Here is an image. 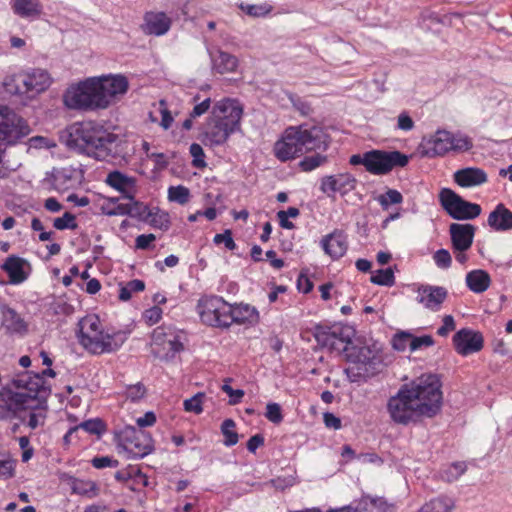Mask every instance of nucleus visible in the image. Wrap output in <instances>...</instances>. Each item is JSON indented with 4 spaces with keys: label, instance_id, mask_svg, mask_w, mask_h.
Instances as JSON below:
<instances>
[{
    "label": "nucleus",
    "instance_id": "11",
    "mask_svg": "<svg viewBox=\"0 0 512 512\" xmlns=\"http://www.w3.org/2000/svg\"><path fill=\"white\" fill-rule=\"evenodd\" d=\"M230 304L219 296H207L198 301L197 310L201 321L212 327L228 328L227 311Z\"/></svg>",
    "mask_w": 512,
    "mask_h": 512
},
{
    "label": "nucleus",
    "instance_id": "41",
    "mask_svg": "<svg viewBox=\"0 0 512 512\" xmlns=\"http://www.w3.org/2000/svg\"><path fill=\"white\" fill-rule=\"evenodd\" d=\"M454 502L451 498L441 496L430 500L418 512H451Z\"/></svg>",
    "mask_w": 512,
    "mask_h": 512
},
{
    "label": "nucleus",
    "instance_id": "44",
    "mask_svg": "<svg viewBox=\"0 0 512 512\" xmlns=\"http://www.w3.org/2000/svg\"><path fill=\"white\" fill-rule=\"evenodd\" d=\"M236 424L232 419H226L221 424V432L224 436V445L231 447L237 444L238 434L234 431Z\"/></svg>",
    "mask_w": 512,
    "mask_h": 512
},
{
    "label": "nucleus",
    "instance_id": "60",
    "mask_svg": "<svg viewBox=\"0 0 512 512\" xmlns=\"http://www.w3.org/2000/svg\"><path fill=\"white\" fill-rule=\"evenodd\" d=\"M189 152L191 156L193 157V165L195 167H204L206 165L204 161V151L200 144L198 143H192L189 148Z\"/></svg>",
    "mask_w": 512,
    "mask_h": 512
},
{
    "label": "nucleus",
    "instance_id": "10",
    "mask_svg": "<svg viewBox=\"0 0 512 512\" xmlns=\"http://www.w3.org/2000/svg\"><path fill=\"white\" fill-rule=\"evenodd\" d=\"M439 201L446 213L455 220H472L481 214L480 205L464 200L449 188L440 191Z\"/></svg>",
    "mask_w": 512,
    "mask_h": 512
},
{
    "label": "nucleus",
    "instance_id": "27",
    "mask_svg": "<svg viewBox=\"0 0 512 512\" xmlns=\"http://www.w3.org/2000/svg\"><path fill=\"white\" fill-rule=\"evenodd\" d=\"M487 180L486 172L477 167L463 168L454 173V181L464 188L480 186Z\"/></svg>",
    "mask_w": 512,
    "mask_h": 512
},
{
    "label": "nucleus",
    "instance_id": "28",
    "mask_svg": "<svg viewBox=\"0 0 512 512\" xmlns=\"http://www.w3.org/2000/svg\"><path fill=\"white\" fill-rule=\"evenodd\" d=\"M258 319L257 310L248 304L231 305L227 311L228 327L233 323L245 324L253 323Z\"/></svg>",
    "mask_w": 512,
    "mask_h": 512
},
{
    "label": "nucleus",
    "instance_id": "15",
    "mask_svg": "<svg viewBox=\"0 0 512 512\" xmlns=\"http://www.w3.org/2000/svg\"><path fill=\"white\" fill-rule=\"evenodd\" d=\"M211 113L236 131L240 130L243 107L236 99L225 98L213 106Z\"/></svg>",
    "mask_w": 512,
    "mask_h": 512
},
{
    "label": "nucleus",
    "instance_id": "61",
    "mask_svg": "<svg viewBox=\"0 0 512 512\" xmlns=\"http://www.w3.org/2000/svg\"><path fill=\"white\" fill-rule=\"evenodd\" d=\"M213 241L215 244L223 243L225 247L230 251L235 250L237 247L235 241L232 238L231 230H225L223 233L216 234Z\"/></svg>",
    "mask_w": 512,
    "mask_h": 512
},
{
    "label": "nucleus",
    "instance_id": "48",
    "mask_svg": "<svg viewBox=\"0 0 512 512\" xmlns=\"http://www.w3.org/2000/svg\"><path fill=\"white\" fill-rule=\"evenodd\" d=\"M466 470L465 462H454L443 471L442 478L447 482H453L463 475Z\"/></svg>",
    "mask_w": 512,
    "mask_h": 512
},
{
    "label": "nucleus",
    "instance_id": "17",
    "mask_svg": "<svg viewBox=\"0 0 512 512\" xmlns=\"http://www.w3.org/2000/svg\"><path fill=\"white\" fill-rule=\"evenodd\" d=\"M356 183V178L350 173L327 175L320 180V190L328 197H333L336 193L346 195L355 189Z\"/></svg>",
    "mask_w": 512,
    "mask_h": 512
},
{
    "label": "nucleus",
    "instance_id": "21",
    "mask_svg": "<svg viewBox=\"0 0 512 512\" xmlns=\"http://www.w3.org/2000/svg\"><path fill=\"white\" fill-rule=\"evenodd\" d=\"M476 227L472 224L452 223L449 234L453 251H468L474 240Z\"/></svg>",
    "mask_w": 512,
    "mask_h": 512
},
{
    "label": "nucleus",
    "instance_id": "25",
    "mask_svg": "<svg viewBox=\"0 0 512 512\" xmlns=\"http://www.w3.org/2000/svg\"><path fill=\"white\" fill-rule=\"evenodd\" d=\"M14 15L29 21L39 19L43 14V4L40 0H10Z\"/></svg>",
    "mask_w": 512,
    "mask_h": 512
},
{
    "label": "nucleus",
    "instance_id": "47",
    "mask_svg": "<svg viewBox=\"0 0 512 512\" xmlns=\"http://www.w3.org/2000/svg\"><path fill=\"white\" fill-rule=\"evenodd\" d=\"M371 282L381 286H392L395 283L394 272L392 268L379 269L375 275L371 276Z\"/></svg>",
    "mask_w": 512,
    "mask_h": 512
},
{
    "label": "nucleus",
    "instance_id": "35",
    "mask_svg": "<svg viewBox=\"0 0 512 512\" xmlns=\"http://www.w3.org/2000/svg\"><path fill=\"white\" fill-rule=\"evenodd\" d=\"M491 283L489 274L481 269L472 270L466 275V285L474 293H483Z\"/></svg>",
    "mask_w": 512,
    "mask_h": 512
},
{
    "label": "nucleus",
    "instance_id": "6",
    "mask_svg": "<svg viewBox=\"0 0 512 512\" xmlns=\"http://www.w3.org/2000/svg\"><path fill=\"white\" fill-rule=\"evenodd\" d=\"M66 107L75 110L104 109V97L100 96L96 78H89L70 86L64 93Z\"/></svg>",
    "mask_w": 512,
    "mask_h": 512
},
{
    "label": "nucleus",
    "instance_id": "36",
    "mask_svg": "<svg viewBox=\"0 0 512 512\" xmlns=\"http://www.w3.org/2000/svg\"><path fill=\"white\" fill-rule=\"evenodd\" d=\"M183 350V344L176 335L170 333V340H167L164 345L152 350V354L161 360L170 361L177 353Z\"/></svg>",
    "mask_w": 512,
    "mask_h": 512
},
{
    "label": "nucleus",
    "instance_id": "22",
    "mask_svg": "<svg viewBox=\"0 0 512 512\" xmlns=\"http://www.w3.org/2000/svg\"><path fill=\"white\" fill-rule=\"evenodd\" d=\"M83 174L80 169L72 166L54 169L52 172V183L59 192H65L76 188L82 180Z\"/></svg>",
    "mask_w": 512,
    "mask_h": 512
},
{
    "label": "nucleus",
    "instance_id": "40",
    "mask_svg": "<svg viewBox=\"0 0 512 512\" xmlns=\"http://www.w3.org/2000/svg\"><path fill=\"white\" fill-rule=\"evenodd\" d=\"M131 203L119 204L115 209L108 211L106 214L109 216L113 215H130V216H143L147 210V207L143 204L131 200Z\"/></svg>",
    "mask_w": 512,
    "mask_h": 512
},
{
    "label": "nucleus",
    "instance_id": "9",
    "mask_svg": "<svg viewBox=\"0 0 512 512\" xmlns=\"http://www.w3.org/2000/svg\"><path fill=\"white\" fill-rule=\"evenodd\" d=\"M31 133L28 122L7 106L0 107V145H16Z\"/></svg>",
    "mask_w": 512,
    "mask_h": 512
},
{
    "label": "nucleus",
    "instance_id": "64",
    "mask_svg": "<svg viewBox=\"0 0 512 512\" xmlns=\"http://www.w3.org/2000/svg\"><path fill=\"white\" fill-rule=\"evenodd\" d=\"M411 333L400 332L397 333L392 340L393 348L397 351H404L406 347H409Z\"/></svg>",
    "mask_w": 512,
    "mask_h": 512
},
{
    "label": "nucleus",
    "instance_id": "57",
    "mask_svg": "<svg viewBox=\"0 0 512 512\" xmlns=\"http://www.w3.org/2000/svg\"><path fill=\"white\" fill-rule=\"evenodd\" d=\"M434 344V339L430 335L413 336L411 334L409 349L410 351H417L423 347H430Z\"/></svg>",
    "mask_w": 512,
    "mask_h": 512
},
{
    "label": "nucleus",
    "instance_id": "20",
    "mask_svg": "<svg viewBox=\"0 0 512 512\" xmlns=\"http://www.w3.org/2000/svg\"><path fill=\"white\" fill-rule=\"evenodd\" d=\"M17 81L24 86L23 92L40 93L50 86L51 77L46 70L34 68L23 74H19Z\"/></svg>",
    "mask_w": 512,
    "mask_h": 512
},
{
    "label": "nucleus",
    "instance_id": "3",
    "mask_svg": "<svg viewBox=\"0 0 512 512\" xmlns=\"http://www.w3.org/2000/svg\"><path fill=\"white\" fill-rule=\"evenodd\" d=\"M61 138L68 148L101 161L117 159L123 153L120 137L95 121L73 123Z\"/></svg>",
    "mask_w": 512,
    "mask_h": 512
},
{
    "label": "nucleus",
    "instance_id": "51",
    "mask_svg": "<svg viewBox=\"0 0 512 512\" xmlns=\"http://www.w3.org/2000/svg\"><path fill=\"white\" fill-rule=\"evenodd\" d=\"M147 216L150 217V224L161 230H168L170 227L169 215L166 212L158 210L155 213L148 212Z\"/></svg>",
    "mask_w": 512,
    "mask_h": 512
},
{
    "label": "nucleus",
    "instance_id": "45",
    "mask_svg": "<svg viewBox=\"0 0 512 512\" xmlns=\"http://www.w3.org/2000/svg\"><path fill=\"white\" fill-rule=\"evenodd\" d=\"M190 191L183 185L170 186L168 189L169 201L184 205L189 201Z\"/></svg>",
    "mask_w": 512,
    "mask_h": 512
},
{
    "label": "nucleus",
    "instance_id": "52",
    "mask_svg": "<svg viewBox=\"0 0 512 512\" xmlns=\"http://www.w3.org/2000/svg\"><path fill=\"white\" fill-rule=\"evenodd\" d=\"M192 100L195 103V106L193 107V109L190 112L191 118H198L209 111V109L211 107V99L210 98H205V99L201 100L200 95L197 94L193 97Z\"/></svg>",
    "mask_w": 512,
    "mask_h": 512
},
{
    "label": "nucleus",
    "instance_id": "14",
    "mask_svg": "<svg viewBox=\"0 0 512 512\" xmlns=\"http://www.w3.org/2000/svg\"><path fill=\"white\" fill-rule=\"evenodd\" d=\"M235 132V129L223 123V121L214 117L211 113L210 117L203 125L201 141L206 146H219L224 144L230 135Z\"/></svg>",
    "mask_w": 512,
    "mask_h": 512
},
{
    "label": "nucleus",
    "instance_id": "53",
    "mask_svg": "<svg viewBox=\"0 0 512 512\" xmlns=\"http://www.w3.org/2000/svg\"><path fill=\"white\" fill-rule=\"evenodd\" d=\"M76 217L70 212H65L62 217L55 218L53 221V226L57 230H65L71 229L74 230L77 228Z\"/></svg>",
    "mask_w": 512,
    "mask_h": 512
},
{
    "label": "nucleus",
    "instance_id": "37",
    "mask_svg": "<svg viewBox=\"0 0 512 512\" xmlns=\"http://www.w3.org/2000/svg\"><path fill=\"white\" fill-rule=\"evenodd\" d=\"M3 325L12 333L23 334L27 331V325L22 317L12 308L3 311Z\"/></svg>",
    "mask_w": 512,
    "mask_h": 512
},
{
    "label": "nucleus",
    "instance_id": "23",
    "mask_svg": "<svg viewBox=\"0 0 512 512\" xmlns=\"http://www.w3.org/2000/svg\"><path fill=\"white\" fill-rule=\"evenodd\" d=\"M321 247L332 259H339L347 251V237L342 231L336 229L322 238Z\"/></svg>",
    "mask_w": 512,
    "mask_h": 512
},
{
    "label": "nucleus",
    "instance_id": "2",
    "mask_svg": "<svg viewBox=\"0 0 512 512\" xmlns=\"http://www.w3.org/2000/svg\"><path fill=\"white\" fill-rule=\"evenodd\" d=\"M330 145V136L323 127L298 125L287 127L281 138L274 144V155L281 162H286L304 153H316L304 157L299 162L302 171L310 172L328 161L325 152Z\"/></svg>",
    "mask_w": 512,
    "mask_h": 512
},
{
    "label": "nucleus",
    "instance_id": "30",
    "mask_svg": "<svg viewBox=\"0 0 512 512\" xmlns=\"http://www.w3.org/2000/svg\"><path fill=\"white\" fill-rule=\"evenodd\" d=\"M210 58L212 61L213 70L217 73H231L234 72L238 66V59L227 52L220 49L210 51Z\"/></svg>",
    "mask_w": 512,
    "mask_h": 512
},
{
    "label": "nucleus",
    "instance_id": "46",
    "mask_svg": "<svg viewBox=\"0 0 512 512\" xmlns=\"http://www.w3.org/2000/svg\"><path fill=\"white\" fill-rule=\"evenodd\" d=\"M76 428L77 431L82 429L92 435H101L106 430L104 422L99 418L83 421L82 423L77 425Z\"/></svg>",
    "mask_w": 512,
    "mask_h": 512
},
{
    "label": "nucleus",
    "instance_id": "7",
    "mask_svg": "<svg viewBox=\"0 0 512 512\" xmlns=\"http://www.w3.org/2000/svg\"><path fill=\"white\" fill-rule=\"evenodd\" d=\"M42 407L30 391L20 390L14 392L9 386L0 390V420L19 418L23 422L22 412L26 409H41Z\"/></svg>",
    "mask_w": 512,
    "mask_h": 512
},
{
    "label": "nucleus",
    "instance_id": "50",
    "mask_svg": "<svg viewBox=\"0 0 512 512\" xmlns=\"http://www.w3.org/2000/svg\"><path fill=\"white\" fill-rule=\"evenodd\" d=\"M381 207L386 210L391 204H400L403 201L402 194L395 190L389 189L386 193L379 195L377 198Z\"/></svg>",
    "mask_w": 512,
    "mask_h": 512
},
{
    "label": "nucleus",
    "instance_id": "56",
    "mask_svg": "<svg viewBox=\"0 0 512 512\" xmlns=\"http://www.w3.org/2000/svg\"><path fill=\"white\" fill-rule=\"evenodd\" d=\"M204 397L203 393H197L189 399H186L183 403L184 409L187 412H193L195 414H200L203 411L202 407V399Z\"/></svg>",
    "mask_w": 512,
    "mask_h": 512
},
{
    "label": "nucleus",
    "instance_id": "54",
    "mask_svg": "<svg viewBox=\"0 0 512 512\" xmlns=\"http://www.w3.org/2000/svg\"><path fill=\"white\" fill-rule=\"evenodd\" d=\"M16 461L0 454V478L9 479L14 476Z\"/></svg>",
    "mask_w": 512,
    "mask_h": 512
},
{
    "label": "nucleus",
    "instance_id": "34",
    "mask_svg": "<svg viewBox=\"0 0 512 512\" xmlns=\"http://www.w3.org/2000/svg\"><path fill=\"white\" fill-rule=\"evenodd\" d=\"M125 334L122 332H114L112 334L108 332L103 333L101 344H95V354L111 353L118 350L125 342Z\"/></svg>",
    "mask_w": 512,
    "mask_h": 512
},
{
    "label": "nucleus",
    "instance_id": "13",
    "mask_svg": "<svg viewBox=\"0 0 512 512\" xmlns=\"http://www.w3.org/2000/svg\"><path fill=\"white\" fill-rule=\"evenodd\" d=\"M409 158L400 151L371 150L367 151V171L374 175H384L395 167H404Z\"/></svg>",
    "mask_w": 512,
    "mask_h": 512
},
{
    "label": "nucleus",
    "instance_id": "62",
    "mask_svg": "<svg viewBox=\"0 0 512 512\" xmlns=\"http://www.w3.org/2000/svg\"><path fill=\"white\" fill-rule=\"evenodd\" d=\"M265 416L272 423H280L283 419L280 405L277 403H268L266 406Z\"/></svg>",
    "mask_w": 512,
    "mask_h": 512
},
{
    "label": "nucleus",
    "instance_id": "26",
    "mask_svg": "<svg viewBox=\"0 0 512 512\" xmlns=\"http://www.w3.org/2000/svg\"><path fill=\"white\" fill-rule=\"evenodd\" d=\"M144 32L149 35L162 36L166 34L172 20L164 12H148L145 17Z\"/></svg>",
    "mask_w": 512,
    "mask_h": 512
},
{
    "label": "nucleus",
    "instance_id": "19",
    "mask_svg": "<svg viewBox=\"0 0 512 512\" xmlns=\"http://www.w3.org/2000/svg\"><path fill=\"white\" fill-rule=\"evenodd\" d=\"M448 291L441 286L421 285L417 289L416 301L425 308L438 311L442 303L446 300Z\"/></svg>",
    "mask_w": 512,
    "mask_h": 512
},
{
    "label": "nucleus",
    "instance_id": "5",
    "mask_svg": "<svg viewBox=\"0 0 512 512\" xmlns=\"http://www.w3.org/2000/svg\"><path fill=\"white\" fill-rule=\"evenodd\" d=\"M343 354L346 360L353 364V366L345 369V373L351 382H359L373 374L380 362L374 350L368 346H356L351 339L347 343Z\"/></svg>",
    "mask_w": 512,
    "mask_h": 512
},
{
    "label": "nucleus",
    "instance_id": "1",
    "mask_svg": "<svg viewBox=\"0 0 512 512\" xmlns=\"http://www.w3.org/2000/svg\"><path fill=\"white\" fill-rule=\"evenodd\" d=\"M442 398L439 377L422 375L410 384L402 385L396 395L389 398L387 410L395 423L406 425L421 417L435 416L441 409Z\"/></svg>",
    "mask_w": 512,
    "mask_h": 512
},
{
    "label": "nucleus",
    "instance_id": "59",
    "mask_svg": "<svg viewBox=\"0 0 512 512\" xmlns=\"http://www.w3.org/2000/svg\"><path fill=\"white\" fill-rule=\"evenodd\" d=\"M289 99H290L293 107L301 115L308 116V115H310L312 113L313 109L311 107V104L307 100H305V99H303V98H301V97H299L297 95H292V96L289 97Z\"/></svg>",
    "mask_w": 512,
    "mask_h": 512
},
{
    "label": "nucleus",
    "instance_id": "49",
    "mask_svg": "<svg viewBox=\"0 0 512 512\" xmlns=\"http://www.w3.org/2000/svg\"><path fill=\"white\" fill-rule=\"evenodd\" d=\"M46 409L47 405L41 409H28L29 412L25 413L23 416L25 418L28 417L27 425L29 428L36 429L39 425L44 424Z\"/></svg>",
    "mask_w": 512,
    "mask_h": 512
},
{
    "label": "nucleus",
    "instance_id": "32",
    "mask_svg": "<svg viewBox=\"0 0 512 512\" xmlns=\"http://www.w3.org/2000/svg\"><path fill=\"white\" fill-rule=\"evenodd\" d=\"M354 503L360 512H394V505L383 497L363 496Z\"/></svg>",
    "mask_w": 512,
    "mask_h": 512
},
{
    "label": "nucleus",
    "instance_id": "12",
    "mask_svg": "<svg viewBox=\"0 0 512 512\" xmlns=\"http://www.w3.org/2000/svg\"><path fill=\"white\" fill-rule=\"evenodd\" d=\"M313 335L321 347L342 354L347 347V343L353 336V331H351L349 327L341 325H316Z\"/></svg>",
    "mask_w": 512,
    "mask_h": 512
},
{
    "label": "nucleus",
    "instance_id": "16",
    "mask_svg": "<svg viewBox=\"0 0 512 512\" xmlns=\"http://www.w3.org/2000/svg\"><path fill=\"white\" fill-rule=\"evenodd\" d=\"M100 96L104 97V109L119 95H124L129 88L128 80L123 75H110L96 78Z\"/></svg>",
    "mask_w": 512,
    "mask_h": 512
},
{
    "label": "nucleus",
    "instance_id": "58",
    "mask_svg": "<svg viewBox=\"0 0 512 512\" xmlns=\"http://www.w3.org/2000/svg\"><path fill=\"white\" fill-rule=\"evenodd\" d=\"M170 333L167 332L163 326L157 327L152 333L151 351L165 344L167 340H170Z\"/></svg>",
    "mask_w": 512,
    "mask_h": 512
},
{
    "label": "nucleus",
    "instance_id": "55",
    "mask_svg": "<svg viewBox=\"0 0 512 512\" xmlns=\"http://www.w3.org/2000/svg\"><path fill=\"white\" fill-rule=\"evenodd\" d=\"M433 260L440 269H448L452 264V257L447 249H439L433 254Z\"/></svg>",
    "mask_w": 512,
    "mask_h": 512
},
{
    "label": "nucleus",
    "instance_id": "31",
    "mask_svg": "<svg viewBox=\"0 0 512 512\" xmlns=\"http://www.w3.org/2000/svg\"><path fill=\"white\" fill-rule=\"evenodd\" d=\"M25 264V259L16 255H10L1 265V269L8 274L10 283L20 284L27 278L23 269Z\"/></svg>",
    "mask_w": 512,
    "mask_h": 512
},
{
    "label": "nucleus",
    "instance_id": "4",
    "mask_svg": "<svg viewBox=\"0 0 512 512\" xmlns=\"http://www.w3.org/2000/svg\"><path fill=\"white\" fill-rule=\"evenodd\" d=\"M472 139L461 133H452L438 129L434 134L425 137L421 143V153L428 158L441 157L450 152L461 153L471 150Z\"/></svg>",
    "mask_w": 512,
    "mask_h": 512
},
{
    "label": "nucleus",
    "instance_id": "38",
    "mask_svg": "<svg viewBox=\"0 0 512 512\" xmlns=\"http://www.w3.org/2000/svg\"><path fill=\"white\" fill-rule=\"evenodd\" d=\"M70 486L72 492L88 498H93L98 495L99 488L96 482L92 480H85L79 478H71Z\"/></svg>",
    "mask_w": 512,
    "mask_h": 512
},
{
    "label": "nucleus",
    "instance_id": "24",
    "mask_svg": "<svg viewBox=\"0 0 512 512\" xmlns=\"http://www.w3.org/2000/svg\"><path fill=\"white\" fill-rule=\"evenodd\" d=\"M105 182L115 190L123 194V197L129 200L134 199L136 192V180L129 177L118 170L110 172Z\"/></svg>",
    "mask_w": 512,
    "mask_h": 512
},
{
    "label": "nucleus",
    "instance_id": "63",
    "mask_svg": "<svg viewBox=\"0 0 512 512\" xmlns=\"http://www.w3.org/2000/svg\"><path fill=\"white\" fill-rule=\"evenodd\" d=\"M146 394V388L143 384L137 383L135 385L128 386L126 390V397L133 402L139 401Z\"/></svg>",
    "mask_w": 512,
    "mask_h": 512
},
{
    "label": "nucleus",
    "instance_id": "29",
    "mask_svg": "<svg viewBox=\"0 0 512 512\" xmlns=\"http://www.w3.org/2000/svg\"><path fill=\"white\" fill-rule=\"evenodd\" d=\"M488 225L495 231H508L512 229V212L504 204H498L490 212Z\"/></svg>",
    "mask_w": 512,
    "mask_h": 512
},
{
    "label": "nucleus",
    "instance_id": "42",
    "mask_svg": "<svg viewBox=\"0 0 512 512\" xmlns=\"http://www.w3.org/2000/svg\"><path fill=\"white\" fill-rule=\"evenodd\" d=\"M143 431L137 429L133 426H125L121 430L116 433V438L118 440L119 446H121L125 451L127 448L131 447L133 440L138 434H141Z\"/></svg>",
    "mask_w": 512,
    "mask_h": 512
},
{
    "label": "nucleus",
    "instance_id": "33",
    "mask_svg": "<svg viewBox=\"0 0 512 512\" xmlns=\"http://www.w3.org/2000/svg\"><path fill=\"white\" fill-rule=\"evenodd\" d=\"M153 451V440L151 436L142 432L135 437L130 448L126 449L131 458L140 459L150 454Z\"/></svg>",
    "mask_w": 512,
    "mask_h": 512
},
{
    "label": "nucleus",
    "instance_id": "18",
    "mask_svg": "<svg viewBox=\"0 0 512 512\" xmlns=\"http://www.w3.org/2000/svg\"><path fill=\"white\" fill-rule=\"evenodd\" d=\"M452 340L456 352L462 356L476 353L484 345L482 334L469 328H462L457 331Z\"/></svg>",
    "mask_w": 512,
    "mask_h": 512
},
{
    "label": "nucleus",
    "instance_id": "39",
    "mask_svg": "<svg viewBox=\"0 0 512 512\" xmlns=\"http://www.w3.org/2000/svg\"><path fill=\"white\" fill-rule=\"evenodd\" d=\"M79 331L77 334L78 341L81 337H87L93 335H99L101 329L100 320L96 315H89L82 318L79 323Z\"/></svg>",
    "mask_w": 512,
    "mask_h": 512
},
{
    "label": "nucleus",
    "instance_id": "8",
    "mask_svg": "<svg viewBox=\"0 0 512 512\" xmlns=\"http://www.w3.org/2000/svg\"><path fill=\"white\" fill-rule=\"evenodd\" d=\"M45 376L53 378L56 376V372L51 368H47L41 373H33L30 371L18 372L12 376L11 385L17 390L30 391L43 408L46 406V400L51 393V388L44 379Z\"/></svg>",
    "mask_w": 512,
    "mask_h": 512
},
{
    "label": "nucleus",
    "instance_id": "43",
    "mask_svg": "<svg viewBox=\"0 0 512 512\" xmlns=\"http://www.w3.org/2000/svg\"><path fill=\"white\" fill-rule=\"evenodd\" d=\"M145 289V283L142 280L134 279L127 282L125 285L120 284L119 300L128 301L132 297V293L141 292Z\"/></svg>",
    "mask_w": 512,
    "mask_h": 512
}]
</instances>
